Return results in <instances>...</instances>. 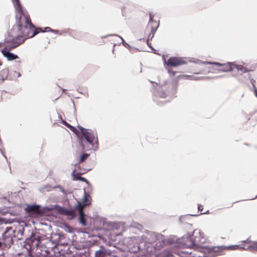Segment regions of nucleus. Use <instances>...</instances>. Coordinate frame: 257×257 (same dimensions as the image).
Wrapping results in <instances>:
<instances>
[{
    "instance_id": "1",
    "label": "nucleus",
    "mask_w": 257,
    "mask_h": 257,
    "mask_svg": "<svg viewBox=\"0 0 257 257\" xmlns=\"http://www.w3.org/2000/svg\"><path fill=\"white\" fill-rule=\"evenodd\" d=\"M18 17L17 24L11 30L14 37L13 39H18V41L25 40L34 37L39 32L32 24L29 14L24 13L21 9L18 11Z\"/></svg>"
},
{
    "instance_id": "2",
    "label": "nucleus",
    "mask_w": 257,
    "mask_h": 257,
    "mask_svg": "<svg viewBox=\"0 0 257 257\" xmlns=\"http://www.w3.org/2000/svg\"><path fill=\"white\" fill-rule=\"evenodd\" d=\"M80 130L82 135L79 137V145L82 150H89L97 148L98 142L97 134L82 127L80 128Z\"/></svg>"
},
{
    "instance_id": "3",
    "label": "nucleus",
    "mask_w": 257,
    "mask_h": 257,
    "mask_svg": "<svg viewBox=\"0 0 257 257\" xmlns=\"http://www.w3.org/2000/svg\"><path fill=\"white\" fill-rule=\"evenodd\" d=\"M206 240L204 233L199 230L195 229L191 236H187L185 245L194 250L200 251L204 247L203 244L205 243Z\"/></svg>"
},
{
    "instance_id": "4",
    "label": "nucleus",
    "mask_w": 257,
    "mask_h": 257,
    "mask_svg": "<svg viewBox=\"0 0 257 257\" xmlns=\"http://www.w3.org/2000/svg\"><path fill=\"white\" fill-rule=\"evenodd\" d=\"M238 245L204 246L200 251L203 253V257H215L224 254L226 250H237Z\"/></svg>"
},
{
    "instance_id": "5",
    "label": "nucleus",
    "mask_w": 257,
    "mask_h": 257,
    "mask_svg": "<svg viewBox=\"0 0 257 257\" xmlns=\"http://www.w3.org/2000/svg\"><path fill=\"white\" fill-rule=\"evenodd\" d=\"M25 40L23 39L20 41H18V39H13L6 42L5 47L2 50V53L6 57L9 61L15 60L18 58V56L10 52L16 47H18L21 44L24 43Z\"/></svg>"
},
{
    "instance_id": "6",
    "label": "nucleus",
    "mask_w": 257,
    "mask_h": 257,
    "mask_svg": "<svg viewBox=\"0 0 257 257\" xmlns=\"http://www.w3.org/2000/svg\"><path fill=\"white\" fill-rule=\"evenodd\" d=\"M154 15L152 13H149V22L147 26V29H150L151 32L149 35V38L147 40V43L149 44V41L150 39L151 40L154 36V34L156 32L157 28L159 26V21L154 20Z\"/></svg>"
},
{
    "instance_id": "7",
    "label": "nucleus",
    "mask_w": 257,
    "mask_h": 257,
    "mask_svg": "<svg viewBox=\"0 0 257 257\" xmlns=\"http://www.w3.org/2000/svg\"><path fill=\"white\" fill-rule=\"evenodd\" d=\"M238 249L246 250L251 252H257V241H252L248 239L241 241V244L237 245Z\"/></svg>"
},
{
    "instance_id": "8",
    "label": "nucleus",
    "mask_w": 257,
    "mask_h": 257,
    "mask_svg": "<svg viewBox=\"0 0 257 257\" xmlns=\"http://www.w3.org/2000/svg\"><path fill=\"white\" fill-rule=\"evenodd\" d=\"M40 243V240L36 239L34 237H31L27 239L25 248L27 249L28 255V257H34L33 254V250L37 247Z\"/></svg>"
},
{
    "instance_id": "9",
    "label": "nucleus",
    "mask_w": 257,
    "mask_h": 257,
    "mask_svg": "<svg viewBox=\"0 0 257 257\" xmlns=\"http://www.w3.org/2000/svg\"><path fill=\"white\" fill-rule=\"evenodd\" d=\"M89 169H80L76 168L72 173L73 180L74 181H80L85 182L87 184H89L88 180L85 178L81 177V175L86 173Z\"/></svg>"
},
{
    "instance_id": "10",
    "label": "nucleus",
    "mask_w": 257,
    "mask_h": 257,
    "mask_svg": "<svg viewBox=\"0 0 257 257\" xmlns=\"http://www.w3.org/2000/svg\"><path fill=\"white\" fill-rule=\"evenodd\" d=\"M202 63L204 64H213L220 68L218 70L222 72L231 71L233 69V63H220L218 62H203Z\"/></svg>"
},
{
    "instance_id": "11",
    "label": "nucleus",
    "mask_w": 257,
    "mask_h": 257,
    "mask_svg": "<svg viewBox=\"0 0 257 257\" xmlns=\"http://www.w3.org/2000/svg\"><path fill=\"white\" fill-rule=\"evenodd\" d=\"M186 64V62L183 58L172 57H170L166 62L167 66L171 67H175Z\"/></svg>"
},
{
    "instance_id": "12",
    "label": "nucleus",
    "mask_w": 257,
    "mask_h": 257,
    "mask_svg": "<svg viewBox=\"0 0 257 257\" xmlns=\"http://www.w3.org/2000/svg\"><path fill=\"white\" fill-rule=\"evenodd\" d=\"M84 206L83 204L78 205L77 209L79 212V222L83 226L86 225V220L85 219V215L83 212Z\"/></svg>"
},
{
    "instance_id": "13",
    "label": "nucleus",
    "mask_w": 257,
    "mask_h": 257,
    "mask_svg": "<svg viewBox=\"0 0 257 257\" xmlns=\"http://www.w3.org/2000/svg\"><path fill=\"white\" fill-rule=\"evenodd\" d=\"M26 210L29 213H38L40 212V206L37 205H28Z\"/></svg>"
},
{
    "instance_id": "14",
    "label": "nucleus",
    "mask_w": 257,
    "mask_h": 257,
    "mask_svg": "<svg viewBox=\"0 0 257 257\" xmlns=\"http://www.w3.org/2000/svg\"><path fill=\"white\" fill-rule=\"evenodd\" d=\"M111 251L105 250H99L95 251V257H105L106 255H110Z\"/></svg>"
},
{
    "instance_id": "15",
    "label": "nucleus",
    "mask_w": 257,
    "mask_h": 257,
    "mask_svg": "<svg viewBox=\"0 0 257 257\" xmlns=\"http://www.w3.org/2000/svg\"><path fill=\"white\" fill-rule=\"evenodd\" d=\"M90 196L87 194L85 192H84V198L83 199L82 202L81 203H79L78 205L83 204L84 206V208L90 204L91 202L90 200Z\"/></svg>"
},
{
    "instance_id": "16",
    "label": "nucleus",
    "mask_w": 257,
    "mask_h": 257,
    "mask_svg": "<svg viewBox=\"0 0 257 257\" xmlns=\"http://www.w3.org/2000/svg\"><path fill=\"white\" fill-rule=\"evenodd\" d=\"M236 68L238 71H240L242 73H246L250 71V69L242 65H237L233 63V69Z\"/></svg>"
},
{
    "instance_id": "17",
    "label": "nucleus",
    "mask_w": 257,
    "mask_h": 257,
    "mask_svg": "<svg viewBox=\"0 0 257 257\" xmlns=\"http://www.w3.org/2000/svg\"><path fill=\"white\" fill-rule=\"evenodd\" d=\"M89 156V154H86V153L82 154L80 156V157L79 159L78 166L76 168H78L79 169H81L80 164L84 162L88 158Z\"/></svg>"
},
{
    "instance_id": "18",
    "label": "nucleus",
    "mask_w": 257,
    "mask_h": 257,
    "mask_svg": "<svg viewBox=\"0 0 257 257\" xmlns=\"http://www.w3.org/2000/svg\"><path fill=\"white\" fill-rule=\"evenodd\" d=\"M12 230V228H7L6 230L3 234V237L4 239H8V241H10L11 242H12V236L10 235H8V233L10 230Z\"/></svg>"
},
{
    "instance_id": "19",
    "label": "nucleus",
    "mask_w": 257,
    "mask_h": 257,
    "mask_svg": "<svg viewBox=\"0 0 257 257\" xmlns=\"http://www.w3.org/2000/svg\"><path fill=\"white\" fill-rule=\"evenodd\" d=\"M178 78H188L190 79H192V80H197V79L196 78V77L193 76H191V75H179L178 77Z\"/></svg>"
},
{
    "instance_id": "20",
    "label": "nucleus",
    "mask_w": 257,
    "mask_h": 257,
    "mask_svg": "<svg viewBox=\"0 0 257 257\" xmlns=\"http://www.w3.org/2000/svg\"><path fill=\"white\" fill-rule=\"evenodd\" d=\"M71 131H72L73 132H74L75 133L77 131V130L76 129L75 127H74V126L71 125L70 124V125H68V127Z\"/></svg>"
},
{
    "instance_id": "21",
    "label": "nucleus",
    "mask_w": 257,
    "mask_h": 257,
    "mask_svg": "<svg viewBox=\"0 0 257 257\" xmlns=\"http://www.w3.org/2000/svg\"><path fill=\"white\" fill-rule=\"evenodd\" d=\"M13 1H14V3H16V4L19 7V11L20 10V9H21L22 10V8H21V4H20V2L19 0H13Z\"/></svg>"
},
{
    "instance_id": "22",
    "label": "nucleus",
    "mask_w": 257,
    "mask_h": 257,
    "mask_svg": "<svg viewBox=\"0 0 257 257\" xmlns=\"http://www.w3.org/2000/svg\"><path fill=\"white\" fill-rule=\"evenodd\" d=\"M168 72L170 74V75L174 76L176 74V72L173 71L172 70L169 69Z\"/></svg>"
},
{
    "instance_id": "23",
    "label": "nucleus",
    "mask_w": 257,
    "mask_h": 257,
    "mask_svg": "<svg viewBox=\"0 0 257 257\" xmlns=\"http://www.w3.org/2000/svg\"><path fill=\"white\" fill-rule=\"evenodd\" d=\"M46 30L47 31H52V32H54L55 33H58V30H52L50 27L46 28Z\"/></svg>"
},
{
    "instance_id": "24",
    "label": "nucleus",
    "mask_w": 257,
    "mask_h": 257,
    "mask_svg": "<svg viewBox=\"0 0 257 257\" xmlns=\"http://www.w3.org/2000/svg\"><path fill=\"white\" fill-rule=\"evenodd\" d=\"M203 209V206L202 205H199L198 206V210L201 212V213L202 214H204V212H202Z\"/></svg>"
},
{
    "instance_id": "25",
    "label": "nucleus",
    "mask_w": 257,
    "mask_h": 257,
    "mask_svg": "<svg viewBox=\"0 0 257 257\" xmlns=\"http://www.w3.org/2000/svg\"><path fill=\"white\" fill-rule=\"evenodd\" d=\"M252 85H253V88H254L255 94L256 96L257 97V89H256V88L255 87V85L254 84V83H252Z\"/></svg>"
},
{
    "instance_id": "26",
    "label": "nucleus",
    "mask_w": 257,
    "mask_h": 257,
    "mask_svg": "<svg viewBox=\"0 0 257 257\" xmlns=\"http://www.w3.org/2000/svg\"><path fill=\"white\" fill-rule=\"evenodd\" d=\"M203 70H200L199 71L197 72H196L195 73L196 74H202L203 73Z\"/></svg>"
},
{
    "instance_id": "27",
    "label": "nucleus",
    "mask_w": 257,
    "mask_h": 257,
    "mask_svg": "<svg viewBox=\"0 0 257 257\" xmlns=\"http://www.w3.org/2000/svg\"><path fill=\"white\" fill-rule=\"evenodd\" d=\"M63 124L66 126H67V127H68V125H70L68 123H67V122L66 121H64L63 122Z\"/></svg>"
},
{
    "instance_id": "28",
    "label": "nucleus",
    "mask_w": 257,
    "mask_h": 257,
    "mask_svg": "<svg viewBox=\"0 0 257 257\" xmlns=\"http://www.w3.org/2000/svg\"><path fill=\"white\" fill-rule=\"evenodd\" d=\"M2 62L0 60V66L2 65Z\"/></svg>"
},
{
    "instance_id": "29",
    "label": "nucleus",
    "mask_w": 257,
    "mask_h": 257,
    "mask_svg": "<svg viewBox=\"0 0 257 257\" xmlns=\"http://www.w3.org/2000/svg\"><path fill=\"white\" fill-rule=\"evenodd\" d=\"M40 30H41V31L42 32H44L43 30H41V29H40Z\"/></svg>"
},
{
    "instance_id": "30",
    "label": "nucleus",
    "mask_w": 257,
    "mask_h": 257,
    "mask_svg": "<svg viewBox=\"0 0 257 257\" xmlns=\"http://www.w3.org/2000/svg\"><path fill=\"white\" fill-rule=\"evenodd\" d=\"M1 245H2V242H0V247L1 246Z\"/></svg>"
},
{
    "instance_id": "31",
    "label": "nucleus",
    "mask_w": 257,
    "mask_h": 257,
    "mask_svg": "<svg viewBox=\"0 0 257 257\" xmlns=\"http://www.w3.org/2000/svg\"><path fill=\"white\" fill-rule=\"evenodd\" d=\"M43 257H45V256H43Z\"/></svg>"
}]
</instances>
